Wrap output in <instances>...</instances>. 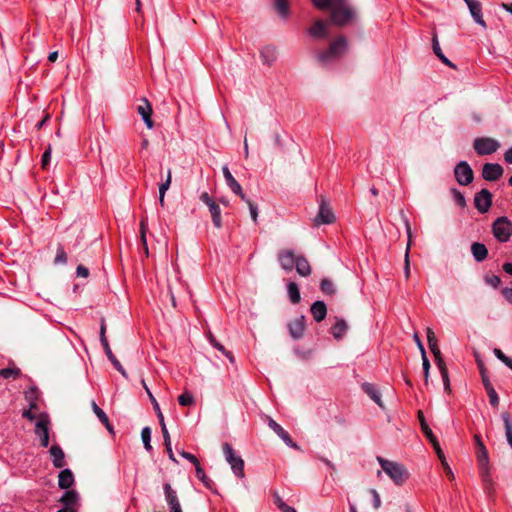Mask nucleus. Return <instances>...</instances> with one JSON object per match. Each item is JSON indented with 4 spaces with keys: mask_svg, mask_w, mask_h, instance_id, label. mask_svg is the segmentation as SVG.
Returning a JSON list of instances; mask_svg holds the SVG:
<instances>
[{
    "mask_svg": "<svg viewBox=\"0 0 512 512\" xmlns=\"http://www.w3.org/2000/svg\"><path fill=\"white\" fill-rule=\"evenodd\" d=\"M319 10H331V24L337 26L347 25L355 16V12L348 0H312Z\"/></svg>",
    "mask_w": 512,
    "mask_h": 512,
    "instance_id": "obj_1",
    "label": "nucleus"
},
{
    "mask_svg": "<svg viewBox=\"0 0 512 512\" xmlns=\"http://www.w3.org/2000/svg\"><path fill=\"white\" fill-rule=\"evenodd\" d=\"M377 461L381 469L389 476V478L397 486H402L409 478V472L401 463L387 460L381 456H377Z\"/></svg>",
    "mask_w": 512,
    "mask_h": 512,
    "instance_id": "obj_2",
    "label": "nucleus"
},
{
    "mask_svg": "<svg viewBox=\"0 0 512 512\" xmlns=\"http://www.w3.org/2000/svg\"><path fill=\"white\" fill-rule=\"evenodd\" d=\"M474 441H475L476 448H477L476 457H477L481 477L484 482V485L486 487H488L492 484V478L490 476L488 451L479 435L474 436Z\"/></svg>",
    "mask_w": 512,
    "mask_h": 512,
    "instance_id": "obj_3",
    "label": "nucleus"
},
{
    "mask_svg": "<svg viewBox=\"0 0 512 512\" xmlns=\"http://www.w3.org/2000/svg\"><path fill=\"white\" fill-rule=\"evenodd\" d=\"M347 49V40L346 38L340 36L336 40H334L327 50L318 54V61L327 65L332 60L339 58Z\"/></svg>",
    "mask_w": 512,
    "mask_h": 512,
    "instance_id": "obj_4",
    "label": "nucleus"
},
{
    "mask_svg": "<svg viewBox=\"0 0 512 512\" xmlns=\"http://www.w3.org/2000/svg\"><path fill=\"white\" fill-rule=\"evenodd\" d=\"M493 236L501 243L508 242L512 236V222L508 217H498L492 224Z\"/></svg>",
    "mask_w": 512,
    "mask_h": 512,
    "instance_id": "obj_5",
    "label": "nucleus"
},
{
    "mask_svg": "<svg viewBox=\"0 0 512 512\" xmlns=\"http://www.w3.org/2000/svg\"><path fill=\"white\" fill-rule=\"evenodd\" d=\"M225 460L229 463L233 473L238 478H244V460L237 455L229 443L222 445Z\"/></svg>",
    "mask_w": 512,
    "mask_h": 512,
    "instance_id": "obj_6",
    "label": "nucleus"
},
{
    "mask_svg": "<svg viewBox=\"0 0 512 512\" xmlns=\"http://www.w3.org/2000/svg\"><path fill=\"white\" fill-rule=\"evenodd\" d=\"M49 427H50V419H49L48 414L41 413L37 417L34 432L40 440V445L45 448L48 447V445H49Z\"/></svg>",
    "mask_w": 512,
    "mask_h": 512,
    "instance_id": "obj_7",
    "label": "nucleus"
},
{
    "mask_svg": "<svg viewBox=\"0 0 512 512\" xmlns=\"http://www.w3.org/2000/svg\"><path fill=\"white\" fill-rule=\"evenodd\" d=\"M500 147V143L490 137H479L474 140L473 148L479 155H490L496 152Z\"/></svg>",
    "mask_w": 512,
    "mask_h": 512,
    "instance_id": "obj_8",
    "label": "nucleus"
},
{
    "mask_svg": "<svg viewBox=\"0 0 512 512\" xmlns=\"http://www.w3.org/2000/svg\"><path fill=\"white\" fill-rule=\"evenodd\" d=\"M454 175L460 185H468L473 181V171L466 161L455 166Z\"/></svg>",
    "mask_w": 512,
    "mask_h": 512,
    "instance_id": "obj_9",
    "label": "nucleus"
},
{
    "mask_svg": "<svg viewBox=\"0 0 512 512\" xmlns=\"http://www.w3.org/2000/svg\"><path fill=\"white\" fill-rule=\"evenodd\" d=\"M334 221L335 215L331 207L326 203V201L322 200L319 206L318 214L314 218V224L316 226H320L322 224H331Z\"/></svg>",
    "mask_w": 512,
    "mask_h": 512,
    "instance_id": "obj_10",
    "label": "nucleus"
},
{
    "mask_svg": "<svg viewBox=\"0 0 512 512\" xmlns=\"http://www.w3.org/2000/svg\"><path fill=\"white\" fill-rule=\"evenodd\" d=\"M474 204L480 213L483 214L488 212L492 205V194L490 191L484 188L480 192L476 193L474 197Z\"/></svg>",
    "mask_w": 512,
    "mask_h": 512,
    "instance_id": "obj_11",
    "label": "nucleus"
},
{
    "mask_svg": "<svg viewBox=\"0 0 512 512\" xmlns=\"http://www.w3.org/2000/svg\"><path fill=\"white\" fill-rule=\"evenodd\" d=\"M473 18L474 22L481 26L483 29L487 28V24L483 18L482 5L478 0H463Z\"/></svg>",
    "mask_w": 512,
    "mask_h": 512,
    "instance_id": "obj_12",
    "label": "nucleus"
},
{
    "mask_svg": "<svg viewBox=\"0 0 512 512\" xmlns=\"http://www.w3.org/2000/svg\"><path fill=\"white\" fill-rule=\"evenodd\" d=\"M165 499L169 507L170 512H182L181 505L177 496L176 491L171 487L169 483H165L163 486Z\"/></svg>",
    "mask_w": 512,
    "mask_h": 512,
    "instance_id": "obj_13",
    "label": "nucleus"
},
{
    "mask_svg": "<svg viewBox=\"0 0 512 512\" xmlns=\"http://www.w3.org/2000/svg\"><path fill=\"white\" fill-rule=\"evenodd\" d=\"M329 25V22L316 20L314 24L308 28V34L315 39H327L330 36L328 31Z\"/></svg>",
    "mask_w": 512,
    "mask_h": 512,
    "instance_id": "obj_14",
    "label": "nucleus"
},
{
    "mask_svg": "<svg viewBox=\"0 0 512 512\" xmlns=\"http://www.w3.org/2000/svg\"><path fill=\"white\" fill-rule=\"evenodd\" d=\"M504 170L500 164L497 163H486L482 168V176L487 181H496L498 180Z\"/></svg>",
    "mask_w": 512,
    "mask_h": 512,
    "instance_id": "obj_15",
    "label": "nucleus"
},
{
    "mask_svg": "<svg viewBox=\"0 0 512 512\" xmlns=\"http://www.w3.org/2000/svg\"><path fill=\"white\" fill-rule=\"evenodd\" d=\"M223 176L225 178L227 186L231 189L233 193L238 195L242 200H246V195L242 191L241 185L238 181L233 177L227 165L222 168Z\"/></svg>",
    "mask_w": 512,
    "mask_h": 512,
    "instance_id": "obj_16",
    "label": "nucleus"
},
{
    "mask_svg": "<svg viewBox=\"0 0 512 512\" xmlns=\"http://www.w3.org/2000/svg\"><path fill=\"white\" fill-rule=\"evenodd\" d=\"M137 112L141 115L146 127L148 129H152L154 126L152 120L153 110L151 104L146 98H143L141 104L138 105Z\"/></svg>",
    "mask_w": 512,
    "mask_h": 512,
    "instance_id": "obj_17",
    "label": "nucleus"
},
{
    "mask_svg": "<svg viewBox=\"0 0 512 512\" xmlns=\"http://www.w3.org/2000/svg\"><path fill=\"white\" fill-rule=\"evenodd\" d=\"M306 319L303 315L288 323V329L293 339H300L304 335Z\"/></svg>",
    "mask_w": 512,
    "mask_h": 512,
    "instance_id": "obj_18",
    "label": "nucleus"
},
{
    "mask_svg": "<svg viewBox=\"0 0 512 512\" xmlns=\"http://www.w3.org/2000/svg\"><path fill=\"white\" fill-rule=\"evenodd\" d=\"M297 256L292 250H281L278 253V261L281 267L286 271H292L296 262Z\"/></svg>",
    "mask_w": 512,
    "mask_h": 512,
    "instance_id": "obj_19",
    "label": "nucleus"
},
{
    "mask_svg": "<svg viewBox=\"0 0 512 512\" xmlns=\"http://www.w3.org/2000/svg\"><path fill=\"white\" fill-rule=\"evenodd\" d=\"M268 426L284 441V443L292 448L297 449L298 446L293 442L292 438L276 421L269 419Z\"/></svg>",
    "mask_w": 512,
    "mask_h": 512,
    "instance_id": "obj_20",
    "label": "nucleus"
},
{
    "mask_svg": "<svg viewBox=\"0 0 512 512\" xmlns=\"http://www.w3.org/2000/svg\"><path fill=\"white\" fill-rule=\"evenodd\" d=\"M60 502L63 504L64 507H69L73 511L77 512L79 495L75 490H68L62 495V497L60 498Z\"/></svg>",
    "mask_w": 512,
    "mask_h": 512,
    "instance_id": "obj_21",
    "label": "nucleus"
},
{
    "mask_svg": "<svg viewBox=\"0 0 512 512\" xmlns=\"http://www.w3.org/2000/svg\"><path fill=\"white\" fill-rule=\"evenodd\" d=\"M49 453L55 468H63L65 466V454L59 445H52Z\"/></svg>",
    "mask_w": 512,
    "mask_h": 512,
    "instance_id": "obj_22",
    "label": "nucleus"
},
{
    "mask_svg": "<svg viewBox=\"0 0 512 512\" xmlns=\"http://www.w3.org/2000/svg\"><path fill=\"white\" fill-rule=\"evenodd\" d=\"M362 389L380 408H384L381 393L374 384L365 382L362 384Z\"/></svg>",
    "mask_w": 512,
    "mask_h": 512,
    "instance_id": "obj_23",
    "label": "nucleus"
},
{
    "mask_svg": "<svg viewBox=\"0 0 512 512\" xmlns=\"http://www.w3.org/2000/svg\"><path fill=\"white\" fill-rule=\"evenodd\" d=\"M311 314L316 322H321L327 315V307L323 301H315L310 308Z\"/></svg>",
    "mask_w": 512,
    "mask_h": 512,
    "instance_id": "obj_24",
    "label": "nucleus"
},
{
    "mask_svg": "<svg viewBox=\"0 0 512 512\" xmlns=\"http://www.w3.org/2000/svg\"><path fill=\"white\" fill-rule=\"evenodd\" d=\"M74 484V475L70 469H63L58 476V485L61 489H68Z\"/></svg>",
    "mask_w": 512,
    "mask_h": 512,
    "instance_id": "obj_25",
    "label": "nucleus"
},
{
    "mask_svg": "<svg viewBox=\"0 0 512 512\" xmlns=\"http://www.w3.org/2000/svg\"><path fill=\"white\" fill-rule=\"evenodd\" d=\"M471 253L476 262L484 261L488 256V249L486 246L479 242H474L471 245Z\"/></svg>",
    "mask_w": 512,
    "mask_h": 512,
    "instance_id": "obj_26",
    "label": "nucleus"
},
{
    "mask_svg": "<svg viewBox=\"0 0 512 512\" xmlns=\"http://www.w3.org/2000/svg\"><path fill=\"white\" fill-rule=\"evenodd\" d=\"M294 267L299 275L307 277L311 274V267L308 260L303 256H297Z\"/></svg>",
    "mask_w": 512,
    "mask_h": 512,
    "instance_id": "obj_27",
    "label": "nucleus"
},
{
    "mask_svg": "<svg viewBox=\"0 0 512 512\" xmlns=\"http://www.w3.org/2000/svg\"><path fill=\"white\" fill-rule=\"evenodd\" d=\"M261 59L264 64L272 65L276 60V49L273 46H265L260 51Z\"/></svg>",
    "mask_w": 512,
    "mask_h": 512,
    "instance_id": "obj_28",
    "label": "nucleus"
},
{
    "mask_svg": "<svg viewBox=\"0 0 512 512\" xmlns=\"http://www.w3.org/2000/svg\"><path fill=\"white\" fill-rule=\"evenodd\" d=\"M348 329L347 323L343 319H337L331 328V333L335 339H341Z\"/></svg>",
    "mask_w": 512,
    "mask_h": 512,
    "instance_id": "obj_29",
    "label": "nucleus"
},
{
    "mask_svg": "<svg viewBox=\"0 0 512 512\" xmlns=\"http://www.w3.org/2000/svg\"><path fill=\"white\" fill-rule=\"evenodd\" d=\"M92 409L95 413V415L97 416V418L99 419V421L105 425V427L108 429V431L112 432L113 431V428L109 422V418L108 416L106 415V413L96 404L95 401H92Z\"/></svg>",
    "mask_w": 512,
    "mask_h": 512,
    "instance_id": "obj_30",
    "label": "nucleus"
},
{
    "mask_svg": "<svg viewBox=\"0 0 512 512\" xmlns=\"http://www.w3.org/2000/svg\"><path fill=\"white\" fill-rule=\"evenodd\" d=\"M105 354L107 355L108 359L111 361L113 366L117 371H119L124 377H127L126 371L119 362V360L116 358V356L113 354L109 344H106L103 346Z\"/></svg>",
    "mask_w": 512,
    "mask_h": 512,
    "instance_id": "obj_31",
    "label": "nucleus"
},
{
    "mask_svg": "<svg viewBox=\"0 0 512 512\" xmlns=\"http://www.w3.org/2000/svg\"><path fill=\"white\" fill-rule=\"evenodd\" d=\"M172 173L168 170L166 180L159 185V203L162 207L165 206V194L171 185Z\"/></svg>",
    "mask_w": 512,
    "mask_h": 512,
    "instance_id": "obj_32",
    "label": "nucleus"
},
{
    "mask_svg": "<svg viewBox=\"0 0 512 512\" xmlns=\"http://www.w3.org/2000/svg\"><path fill=\"white\" fill-rule=\"evenodd\" d=\"M501 418L504 423L505 435H506L507 442L510 445V447H512V419H511V416L508 412H503L501 414Z\"/></svg>",
    "mask_w": 512,
    "mask_h": 512,
    "instance_id": "obj_33",
    "label": "nucleus"
},
{
    "mask_svg": "<svg viewBox=\"0 0 512 512\" xmlns=\"http://www.w3.org/2000/svg\"><path fill=\"white\" fill-rule=\"evenodd\" d=\"M209 212L211 214L213 225L216 228L222 227V219H221V209L219 205L215 202L208 207Z\"/></svg>",
    "mask_w": 512,
    "mask_h": 512,
    "instance_id": "obj_34",
    "label": "nucleus"
},
{
    "mask_svg": "<svg viewBox=\"0 0 512 512\" xmlns=\"http://www.w3.org/2000/svg\"><path fill=\"white\" fill-rule=\"evenodd\" d=\"M417 415H418V420H419V423H420V426H421V430L424 433V435L426 436V438L429 440V442L431 440H434L436 437L433 434V431L431 430L429 425L427 424L423 412L421 410H419Z\"/></svg>",
    "mask_w": 512,
    "mask_h": 512,
    "instance_id": "obj_35",
    "label": "nucleus"
},
{
    "mask_svg": "<svg viewBox=\"0 0 512 512\" xmlns=\"http://www.w3.org/2000/svg\"><path fill=\"white\" fill-rule=\"evenodd\" d=\"M207 337H208V340H209L210 344H211L214 348H216V349H217L218 351H220L223 355H225V356L229 359V361H230L231 363H233V362H234L233 354H232L230 351H227V350L225 349V347H224L221 343H219V342L216 340V338L213 336V334H212L211 332H209V333H208V336H207Z\"/></svg>",
    "mask_w": 512,
    "mask_h": 512,
    "instance_id": "obj_36",
    "label": "nucleus"
},
{
    "mask_svg": "<svg viewBox=\"0 0 512 512\" xmlns=\"http://www.w3.org/2000/svg\"><path fill=\"white\" fill-rule=\"evenodd\" d=\"M287 293L290 301L293 304H298L301 300L300 291L298 285L295 282H289L287 284Z\"/></svg>",
    "mask_w": 512,
    "mask_h": 512,
    "instance_id": "obj_37",
    "label": "nucleus"
},
{
    "mask_svg": "<svg viewBox=\"0 0 512 512\" xmlns=\"http://www.w3.org/2000/svg\"><path fill=\"white\" fill-rule=\"evenodd\" d=\"M432 46H433V51L434 53L437 55V57L446 65L450 66V67H454V64L448 59L445 57V55L443 54L441 48H440V45H439V42H438V39H437V36L434 35L433 37V40H432Z\"/></svg>",
    "mask_w": 512,
    "mask_h": 512,
    "instance_id": "obj_38",
    "label": "nucleus"
},
{
    "mask_svg": "<svg viewBox=\"0 0 512 512\" xmlns=\"http://www.w3.org/2000/svg\"><path fill=\"white\" fill-rule=\"evenodd\" d=\"M275 9L278 12V14L283 17L287 18L289 15V2L288 0H275L274 3Z\"/></svg>",
    "mask_w": 512,
    "mask_h": 512,
    "instance_id": "obj_39",
    "label": "nucleus"
},
{
    "mask_svg": "<svg viewBox=\"0 0 512 512\" xmlns=\"http://www.w3.org/2000/svg\"><path fill=\"white\" fill-rule=\"evenodd\" d=\"M142 384H143V387L145 388V390H146V392H147V394L149 396V399H150V401L152 403V406H153V408H154V410H155V412L157 414L158 420H160V417H164L163 413L161 412L160 406H159L157 400L155 399V397L153 396V394L151 393V391L149 390V388L147 387V385H146L144 380L142 381Z\"/></svg>",
    "mask_w": 512,
    "mask_h": 512,
    "instance_id": "obj_40",
    "label": "nucleus"
},
{
    "mask_svg": "<svg viewBox=\"0 0 512 512\" xmlns=\"http://www.w3.org/2000/svg\"><path fill=\"white\" fill-rule=\"evenodd\" d=\"M21 375V370L16 367H8L0 370V376L4 379L8 378H18Z\"/></svg>",
    "mask_w": 512,
    "mask_h": 512,
    "instance_id": "obj_41",
    "label": "nucleus"
},
{
    "mask_svg": "<svg viewBox=\"0 0 512 512\" xmlns=\"http://www.w3.org/2000/svg\"><path fill=\"white\" fill-rule=\"evenodd\" d=\"M320 289L323 293L328 295H333L336 292L333 282L327 278L322 279Z\"/></svg>",
    "mask_w": 512,
    "mask_h": 512,
    "instance_id": "obj_42",
    "label": "nucleus"
},
{
    "mask_svg": "<svg viewBox=\"0 0 512 512\" xmlns=\"http://www.w3.org/2000/svg\"><path fill=\"white\" fill-rule=\"evenodd\" d=\"M141 438L144 444V447L147 451L152 450L151 446V429L149 427H144L141 431Z\"/></svg>",
    "mask_w": 512,
    "mask_h": 512,
    "instance_id": "obj_43",
    "label": "nucleus"
},
{
    "mask_svg": "<svg viewBox=\"0 0 512 512\" xmlns=\"http://www.w3.org/2000/svg\"><path fill=\"white\" fill-rule=\"evenodd\" d=\"M159 424L161 426V431H162V435H163V438H164V445L165 446H170L171 445L170 434H169V431H168V429L166 427V423H165L164 417H160Z\"/></svg>",
    "mask_w": 512,
    "mask_h": 512,
    "instance_id": "obj_44",
    "label": "nucleus"
},
{
    "mask_svg": "<svg viewBox=\"0 0 512 512\" xmlns=\"http://www.w3.org/2000/svg\"><path fill=\"white\" fill-rule=\"evenodd\" d=\"M178 402L181 406H190L194 404V397L189 392H184L178 397Z\"/></svg>",
    "mask_w": 512,
    "mask_h": 512,
    "instance_id": "obj_45",
    "label": "nucleus"
},
{
    "mask_svg": "<svg viewBox=\"0 0 512 512\" xmlns=\"http://www.w3.org/2000/svg\"><path fill=\"white\" fill-rule=\"evenodd\" d=\"M197 478L207 487H209L210 479L206 476L205 471L200 466V463L195 466Z\"/></svg>",
    "mask_w": 512,
    "mask_h": 512,
    "instance_id": "obj_46",
    "label": "nucleus"
},
{
    "mask_svg": "<svg viewBox=\"0 0 512 512\" xmlns=\"http://www.w3.org/2000/svg\"><path fill=\"white\" fill-rule=\"evenodd\" d=\"M54 262L55 264L67 263V254L62 246H58Z\"/></svg>",
    "mask_w": 512,
    "mask_h": 512,
    "instance_id": "obj_47",
    "label": "nucleus"
},
{
    "mask_svg": "<svg viewBox=\"0 0 512 512\" xmlns=\"http://www.w3.org/2000/svg\"><path fill=\"white\" fill-rule=\"evenodd\" d=\"M487 394L489 397V402L492 406L496 407L499 404V398L497 392L495 391L493 386H487Z\"/></svg>",
    "mask_w": 512,
    "mask_h": 512,
    "instance_id": "obj_48",
    "label": "nucleus"
},
{
    "mask_svg": "<svg viewBox=\"0 0 512 512\" xmlns=\"http://www.w3.org/2000/svg\"><path fill=\"white\" fill-rule=\"evenodd\" d=\"M452 195L454 198V201L459 207H465L466 206V200L464 195L457 189H452Z\"/></svg>",
    "mask_w": 512,
    "mask_h": 512,
    "instance_id": "obj_49",
    "label": "nucleus"
},
{
    "mask_svg": "<svg viewBox=\"0 0 512 512\" xmlns=\"http://www.w3.org/2000/svg\"><path fill=\"white\" fill-rule=\"evenodd\" d=\"M25 398L27 401H38L39 399V391L37 387L32 386L25 392Z\"/></svg>",
    "mask_w": 512,
    "mask_h": 512,
    "instance_id": "obj_50",
    "label": "nucleus"
},
{
    "mask_svg": "<svg viewBox=\"0 0 512 512\" xmlns=\"http://www.w3.org/2000/svg\"><path fill=\"white\" fill-rule=\"evenodd\" d=\"M147 231H148V220L146 217H143L140 221V238H141L142 244H145V239H147L146 238Z\"/></svg>",
    "mask_w": 512,
    "mask_h": 512,
    "instance_id": "obj_51",
    "label": "nucleus"
},
{
    "mask_svg": "<svg viewBox=\"0 0 512 512\" xmlns=\"http://www.w3.org/2000/svg\"><path fill=\"white\" fill-rule=\"evenodd\" d=\"M484 281L487 285H489L493 288H498L499 285L501 284V279L497 275H491V276L487 275V276H485Z\"/></svg>",
    "mask_w": 512,
    "mask_h": 512,
    "instance_id": "obj_52",
    "label": "nucleus"
},
{
    "mask_svg": "<svg viewBox=\"0 0 512 512\" xmlns=\"http://www.w3.org/2000/svg\"><path fill=\"white\" fill-rule=\"evenodd\" d=\"M248 207H249V210H250V215H251V218L254 222L257 221V217H258V208L256 206V204H254L251 200H249L247 197H246V200H244Z\"/></svg>",
    "mask_w": 512,
    "mask_h": 512,
    "instance_id": "obj_53",
    "label": "nucleus"
},
{
    "mask_svg": "<svg viewBox=\"0 0 512 512\" xmlns=\"http://www.w3.org/2000/svg\"><path fill=\"white\" fill-rule=\"evenodd\" d=\"M100 342H101L102 346L109 344L108 340L106 338V324H105L104 320L101 321V326H100Z\"/></svg>",
    "mask_w": 512,
    "mask_h": 512,
    "instance_id": "obj_54",
    "label": "nucleus"
},
{
    "mask_svg": "<svg viewBox=\"0 0 512 512\" xmlns=\"http://www.w3.org/2000/svg\"><path fill=\"white\" fill-rule=\"evenodd\" d=\"M422 365L424 370L425 381L427 382L429 376L430 363L426 354L422 355Z\"/></svg>",
    "mask_w": 512,
    "mask_h": 512,
    "instance_id": "obj_55",
    "label": "nucleus"
},
{
    "mask_svg": "<svg viewBox=\"0 0 512 512\" xmlns=\"http://www.w3.org/2000/svg\"><path fill=\"white\" fill-rule=\"evenodd\" d=\"M409 248H410V243H408L406 253H405L404 274H405L406 278H408L410 275Z\"/></svg>",
    "mask_w": 512,
    "mask_h": 512,
    "instance_id": "obj_56",
    "label": "nucleus"
},
{
    "mask_svg": "<svg viewBox=\"0 0 512 512\" xmlns=\"http://www.w3.org/2000/svg\"><path fill=\"white\" fill-rule=\"evenodd\" d=\"M180 455L190 461L194 466H196L197 464H199V461L198 459L196 458V456H194L193 454L189 453V452H186V451H181L180 452Z\"/></svg>",
    "mask_w": 512,
    "mask_h": 512,
    "instance_id": "obj_57",
    "label": "nucleus"
},
{
    "mask_svg": "<svg viewBox=\"0 0 512 512\" xmlns=\"http://www.w3.org/2000/svg\"><path fill=\"white\" fill-rule=\"evenodd\" d=\"M430 443L432 444L437 456L440 458V459H444V453L440 447V444L437 440V438H435L434 440H431Z\"/></svg>",
    "mask_w": 512,
    "mask_h": 512,
    "instance_id": "obj_58",
    "label": "nucleus"
},
{
    "mask_svg": "<svg viewBox=\"0 0 512 512\" xmlns=\"http://www.w3.org/2000/svg\"><path fill=\"white\" fill-rule=\"evenodd\" d=\"M494 355L502 361L505 365L511 360L510 357L506 356L500 349H494Z\"/></svg>",
    "mask_w": 512,
    "mask_h": 512,
    "instance_id": "obj_59",
    "label": "nucleus"
},
{
    "mask_svg": "<svg viewBox=\"0 0 512 512\" xmlns=\"http://www.w3.org/2000/svg\"><path fill=\"white\" fill-rule=\"evenodd\" d=\"M371 494L373 496V507L375 509H379L381 506V499L379 493L373 489L371 490Z\"/></svg>",
    "mask_w": 512,
    "mask_h": 512,
    "instance_id": "obj_60",
    "label": "nucleus"
},
{
    "mask_svg": "<svg viewBox=\"0 0 512 512\" xmlns=\"http://www.w3.org/2000/svg\"><path fill=\"white\" fill-rule=\"evenodd\" d=\"M200 200L205 204L207 205V207H209L210 205H212L213 203H215V201L213 200L212 197L209 196V194L207 192H203L201 195H200Z\"/></svg>",
    "mask_w": 512,
    "mask_h": 512,
    "instance_id": "obj_61",
    "label": "nucleus"
},
{
    "mask_svg": "<svg viewBox=\"0 0 512 512\" xmlns=\"http://www.w3.org/2000/svg\"><path fill=\"white\" fill-rule=\"evenodd\" d=\"M441 377H442V380H443L444 389L447 392H450V380H449L448 371H443V374H441Z\"/></svg>",
    "mask_w": 512,
    "mask_h": 512,
    "instance_id": "obj_62",
    "label": "nucleus"
},
{
    "mask_svg": "<svg viewBox=\"0 0 512 512\" xmlns=\"http://www.w3.org/2000/svg\"><path fill=\"white\" fill-rule=\"evenodd\" d=\"M76 273L77 276L86 278L89 275V270L83 265H79L76 269Z\"/></svg>",
    "mask_w": 512,
    "mask_h": 512,
    "instance_id": "obj_63",
    "label": "nucleus"
},
{
    "mask_svg": "<svg viewBox=\"0 0 512 512\" xmlns=\"http://www.w3.org/2000/svg\"><path fill=\"white\" fill-rule=\"evenodd\" d=\"M502 294L505 299L512 304V288H504L502 290Z\"/></svg>",
    "mask_w": 512,
    "mask_h": 512,
    "instance_id": "obj_64",
    "label": "nucleus"
}]
</instances>
